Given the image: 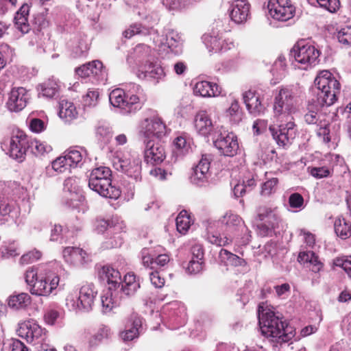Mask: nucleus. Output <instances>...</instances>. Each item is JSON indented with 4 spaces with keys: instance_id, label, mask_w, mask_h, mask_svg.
Instances as JSON below:
<instances>
[{
    "instance_id": "obj_4",
    "label": "nucleus",
    "mask_w": 351,
    "mask_h": 351,
    "mask_svg": "<svg viewBox=\"0 0 351 351\" xmlns=\"http://www.w3.org/2000/svg\"><path fill=\"white\" fill-rule=\"evenodd\" d=\"M299 101V97L292 89L280 88L274 98V118L281 123L293 120L292 115L298 110Z\"/></svg>"
},
{
    "instance_id": "obj_39",
    "label": "nucleus",
    "mask_w": 351,
    "mask_h": 351,
    "mask_svg": "<svg viewBox=\"0 0 351 351\" xmlns=\"http://www.w3.org/2000/svg\"><path fill=\"white\" fill-rule=\"evenodd\" d=\"M66 161L69 167H77L82 163L83 154L79 149L71 148L66 151L64 154Z\"/></svg>"
},
{
    "instance_id": "obj_19",
    "label": "nucleus",
    "mask_w": 351,
    "mask_h": 351,
    "mask_svg": "<svg viewBox=\"0 0 351 351\" xmlns=\"http://www.w3.org/2000/svg\"><path fill=\"white\" fill-rule=\"evenodd\" d=\"M211 156L203 154L197 165L193 169L191 176V181L195 184L200 185L208 179V175L211 161Z\"/></svg>"
},
{
    "instance_id": "obj_2",
    "label": "nucleus",
    "mask_w": 351,
    "mask_h": 351,
    "mask_svg": "<svg viewBox=\"0 0 351 351\" xmlns=\"http://www.w3.org/2000/svg\"><path fill=\"white\" fill-rule=\"evenodd\" d=\"M278 313L271 308L259 306L258 319L262 335L269 341L282 343L288 342L295 336L293 328L282 321Z\"/></svg>"
},
{
    "instance_id": "obj_63",
    "label": "nucleus",
    "mask_w": 351,
    "mask_h": 351,
    "mask_svg": "<svg viewBox=\"0 0 351 351\" xmlns=\"http://www.w3.org/2000/svg\"><path fill=\"white\" fill-rule=\"evenodd\" d=\"M208 240L210 243L219 246L226 245L230 242V239L228 237H221L217 234H211L208 236Z\"/></svg>"
},
{
    "instance_id": "obj_24",
    "label": "nucleus",
    "mask_w": 351,
    "mask_h": 351,
    "mask_svg": "<svg viewBox=\"0 0 351 351\" xmlns=\"http://www.w3.org/2000/svg\"><path fill=\"white\" fill-rule=\"evenodd\" d=\"M63 256L66 261L73 264H84L89 261L87 253L79 247H65Z\"/></svg>"
},
{
    "instance_id": "obj_64",
    "label": "nucleus",
    "mask_w": 351,
    "mask_h": 351,
    "mask_svg": "<svg viewBox=\"0 0 351 351\" xmlns=\"http://www.w3.org/2000/svg\"><path fill=\"white\" fill-rule=\"evenodd\" d=\"M278 182L277 178H272L265 182L262 186L263 194L265 195H269L276 186Z\"/></svg>"
},
{
    "instance_id": "obj_35",
    "label": "nucleus",
    "mask_w": 351,
    "mask_h": 351,
    "mask_svg": "<svg viewBox=\"0 0 351 351\" xmlns=\"http://www.w3.org/2000/svg\"><path fill=\"white\" fill-rule=\"evenodd\" d=\"M140 287V283L136 280L134 274L128 273L124 276L121 283V291L126 295H133Z\"/></svg>"
},
{
    "instance_id": "obj_21",
    "label": "nucleus",
    "mask_w": 351,
    "mask_h": 351,
    "mask_svg": "<svg viewBox=\"0 0 351 351\" xmlns=\"http://www.w3.org/2000/svg\"><path fill=\"white\" fill-rule=\"evenodd\" d=\"M141 325L142 322L138 315H131L125 329L120 333L121 339L123 341H130L137 338L139 335L138 330Z\"/></svg>"
},
{
    "instance_id": "obj_56",
    "label": "nucleus",
    "mask_w": 351,
    "mask_h": 351,
    "mask_svg": "<svg viewBox=\"0 0 351 351\" xmlns=\"http://www.w3.org/2000/svg\"><path fill=\"white\" fill-rule=\"evenodd\" d=\"M41 257V252L38 250H32L23 254L20 262L21 264H29L33 261L38 260Z\"/></svg>"
},
{
    "instance_id": "obj_22",
    "label": "nucleus",
    "mask_w": 351,
    "mask_h": 351,
    "mask_svg": "<svg viewBox=\"0 0 351 351\" xmlns=\"http://www.w3.org/2000/svg\"><path fill=\"white\" fill-rule=\"evenodd\" d=\"M195 128L197 132L204 136L212 135L213 125L208 113L202 110L197 113L195 117Z\"/></svg>"
},
{
    "instance_id": "obj_62",
    "label": "nucleus",
    "mask_w": 351,
    "mask_h": 351,
    "mask_svg": "<svg viewBox=\"0 0 351 351\" xmlns=\"http://www.w3.org/2000/svg\"><path fill=\"white\" fill-rule=\"evenodd\" d=\"M310 172L312 176L318 179L328 177L330 174V170L324 167H313Z\"/></svg>"
},
{
    "instance_id": "obj_18",
    "label": "nucleus",
    "mask_w": 351,
    "mask_h": 351,
    "mask_svg": "<svg viewBox=\"0 0 351 351\" xmlns=\"http://www.w3.org/2000/svg\"><path fill=\"white\" fill-rule=\"evenodd\" d=\"M204 41L209 51L217 53L231 49L234 43L223 38L221 35H204Z\"/></svg>"
},
{
    "instance_id": "obj_5",
    "label": "nucleus",
    "mask_w": 351,
    "mask_h": 351,
    "mask_svg": "<svg viewBox=\"0 0 351 351\" xmlns=\"http://www.w3.org/2000/svg\"><path fill=\"white\" fill-rule=\"evenodd\" d=\"M111 171L106 167H99L92 170L88 180L89 187L101 196L117 199L121 191L112 185Z\"/></svg>"
},
{
    "instance_id": "obj_34",
    "label": "nucleus",
    "mask_w": 351,
    "mask_h": 351,
    "mask_svg": "<svg viewBox=\"0 0 351 351\" xmlns=\"http://www.w3.org/2000/svg\"><path fill=\"white\" fill-rule=\"evenodd\" d=\"M31 303V298L28 293H20L14 294L9 297L8 300V306L16 310L23 309L29 306Z\"/></svg>"
},
{
    "instance_id": "obj_52",
    "label": "nucleus",
    "mask_w": 351,
    "mask_h": 351,
    "mask_svg": "<svg viewBox=\"0 0 351 351\" xmlns=\"http://www.w3.org/2000/svg\"><path fill=\"white\" fill-rule=\"evenodd\" d=\"M319 6L325 8L331 13H334L340 7L339 0H317Z\"/></svg>"
},
{
    "instance_id": "obj_25",
    "label": "nucleus",
    "mask_w": 351,
    "mask_h": 351,
    "mask_svg": "<svg viewBox=\"0 0 351 351\" xmlns=\"http://www.w3.org/2000/svg\"><path fill=\"white\" fill-rule=\"evenodd\" d=\"M243 101L248 111L253 114H259L265 110L260 97L252 90L246 91L243 95Z\"/></svg>"
},
{
    "instance_id": "obj_9",
    "label": "nucleus",
    "mask_w": 351,
    "mask_h": 351,
    "mask_svg": "<svg viewBox=\"0 0 351 351\" xmlns=\"http://www.w3.org/2000/svg\"><path fill=\"white\" fill-rule=\"evenodd\" d=\"M212 139L215 147L224 156L232 157L237 154L239 143L237 136L226 131L223 127L216 128Z\"/></svg>"
},
{
    "instance_id": "obj_44",
    "label": "nucleus",
    "mask_w": 351,
    "mask_h": 351,
    "mask_svg": "<svg viewBox=\"0 0 351 351\" xmlns=\"http://www.w3.org/2000/svg\"><path fill=\"white\" fill-rule=\"evenodd\" d=\"M219 258L221 261L224 262L226 265L234 266L241 265L243 261V260L240 258L238 256L224 249L220 250Z\"/></svg>"
},
{
    "instance_id": "obj_40",
    "label": "nucleus",
    "mask_w": 351,
    "mask_h": 351,
    "mask_svg": "<svg viewBox=\"0 0 351 351\" xmlns=\"http://www.w3.org/2000/svg\"><path fill=\"white\" fill-rule=\"evenodd\" d=\"M177 230L185 234L191 226V221L190 215L186 210H182L176 219Z\"/></svg>"
},
{
    "instance_id": "obj_8",
    "label": "nucleus",
    "mask_w": 351,
    "mask_h": 351,
    "mask_svg": "<svg viewBox=\"0 0 351 351\" xmlns=\"http://www.w3.org/2000/svg\"><path fill=\"white\" fill-rule=\"evenodd\" d=\"M295 61L300 64L302 69H307L318 62L319 49L306 40L298 41L291 50Z\"/></svg>"
},
{
    "instance_id": "obj_1",
    "label": "nucleus",
    "mask_w": 351,
    "mask_h": 351,
    "mask_svg": "<svg viewBox=\"0 0 351 351\" xmlns=\"http://www.w3.org/2000/svg\"><path fill=\"white\" fill-rule=\"evenodd\" d=\"M317 93L316 104L308 106V112L304 120L308 124L317 125V135L325 143L330 141V123L324 116L318 113L319 106H330L337 100V94L340 90V84L328 71H321L315 80Z\"/></svg>"
},
{
    "instance_id": "obj_46",
    "label": "nucleus",
    "mask_w": 351,
    "mask_h": 351,
    "mask_svg": "<svg viewBox=\"0 0 351 351\" xmlns=\"http://www.w3.org/2000/svg\"><path fill=\"white\" fill-rule=\"evenodd\" d=\"M337 38L341 45L351 46V25L341 28L337 33Z\"/></svg>"
},
{
    "instance_id": "obj_54",
    "label": "nucleus",
    "mask_w": 351,
    "mask_h": 351,
    "mask_svg": "<svg viewBox=\"0 0 351 351\" xmlns=\"http://www.w3.org/2000/svg\"><path fill=\"white\" fill-rule=\"evenodd\" d=\"M99 98V93L95 90H88L84 96L83 100L84 105L86 106H95Z\"/></svg>"
},
{
    "instance_id": "obj_38",
    "label": "nucleus",
    "mask_w": 351,
    "mask_h": 351,
    "mask_svg": "<svg viewBox=\"0 0 351 351\" xmlns=\"http://www.w3.org/2000/svg\"><path fill=\"white\" fill-rule=\"evenodd\" d=\"M242 111L240 109L239 103L234 99L230 107L226 111V117L232 123H239L242 119Z\"/></svg>"
},
{
    "instance_id": "obj_37",
    "label": "nucleus",
    "mask_w": 351,
    "mask_h": 351,
    "mask_svg": "<svg viewBox=\"0 0 351 351\" xmlns=\"http://www.w3.org/2000/svg\"><path fill=\"white\" fill-rule=\"evenodd\" d=\"M200 0H162V4L169 10L180 11L198 3Z\"/></svg>"
},
{
    "instance_id": "obj_23",
    "label": "nucleus",
    "mask_w": 351,
    "mask_h": 351,
    "mask_svg": "<svg viewBox=\"0 0 351 351\" xmlns=\"http://www.w3.org/2000/svg\"><path fill=\"white\" fill-rule=\"evenodd\" d=\"M194 94L202 97H217L221 93V88L214 83L201 81L195 84L193 88Z\"/></svg>"
},
{
    "instance_id": "obj_50",
    "label": "nucleus",
    "mask_w": 351,
    "mask_h": 351,
    "mask_svg": "<svg viewBox=\"0 0 351 351\" xmlns=\"http://www.w3.org/2000/svg\"><path fill=\"white\" fill-rule=\"evenodd\" d=\"M110 336V330L106 326H101L97 332L93 336L91 343L97 344L104 339H108Z\"/></svg>"
},
{
    "instance_id": "obj_17",
    "label": "nucleus",
    "mask_w": 351,
    "mask_h": 351,
    "mask_svg": "<svg viewBox=\"0 0 351 351\" xmlns=\"http://www.w3.org/2000/svg\"><path fill=\"white\" fill-rule=\"evenodd\" d=\"M250 5L246 0H234L230 7V16L236 23L245 22L250 16Z\"/></svg>"
},
{
    "instance_id": "obj_55",
    "label": "nucleus",
    "mask_w": 351,
    "mask_h": 351,
    "mask_svg": "<svg viewBox=\"0 0 351 351\" xmlns=\"http://www.w3.org/2000/svg\"><path fill=\"white\" fill-rule=\"evenodd\" d=\"M175 148L180 154L186 153L189 149V145L183 136H178L173 141Z\"/></svg>"
},
{
    "instance_id": "obj_42",
    "label": "nucleus",
    "mask_w": 351,
    "mask_h": 351,
    "mask_svg": "<svg viewBox=\"0 0 351 351\" xmlns=\"http://www.w3.org/2000/svg\"><path fill=\"white\" fill-rule=\"evenodd\" d=\"M335 231L337 235L341 239H346L351 236V223H348L344 219H337L335 222Z\"/></svg>"
},
{
    "instance_id": "obj_31",
    "label": "nucleus",
    "mask_w": 351,
    "mask_h": 351,
    "mask_svg": "<svg viewBox=\"0 0 351 351\" xmlns=\"http://www.w3.org/2000/svg\"><path fill=\"white\" fill-rule=\"evenodd\" d=\"M139 78L149 77L154 79L160 78L164 75L163 69L158 64L150 62L146 64L137 72Z\"/></svg>"
},
{
    "instance_id": "obj_60",
    "label": "nucleus",
    "mask_w": 351,
    "mask_h": 351,
    "mask_svg": "<svg viewBox=\"0 0 351 351\" xmlns=\"http://www.w3.org/2000/svg\"><path fill=\"white\" fill-rule=\"evenodd\" d=\"M38 274L35 269L31 268L29 269L25 275V279L27 284L30 287V288L34 287V285L38 281Z\"/></svg>"
},
{
    "instance_id": "obj_7",
    "label": "nucleus",
    "mask_w": 351,
    "mask_h": 351,
    "mask_svg": "<svg viewBox=\"0 0 351 351\" xmlns=\"http://www.w3.org/2000/svg\"><path fill=\"white\" fill-rule=\"evenodd\" d=\"M97 289L93 283L86 282L79 291V294L69 293L66 298V305L71 311H83L88 312L92 310Z\"/></svg>"
},
{
    "instance_id": "obj_57",
    "label": "nucleus",
    "mask_w": 351,
    "mask_h": 351,
    "mask_svg": "<svg viewBox=\"0 0 351 351\" xmlns=\"http://www.w3.org/2000/svg\"><path fill=\"white\" fill-rule=\"evenodd\" d=\"M29 128L33 132L40 133L45 130L46 123L40 119L34 118L29 121Z\"/></svg>"
},
{
    "instance_id": "obj_11",
    "label": "nucleus",
    "mask_w": 351,
    "mask_h": 351,
    "mask_svg": "<svg viewBox=\"0 0 351 351\" xmlns=\"http://www.w3.org/2000/svg\"><path fill=\"white\" fill-rule=\"evenodd\" d=\"M1 147L8 149V154L10 157L22 162L25 158L26 152L29 147V141L26 135L19 133L10 137L8 142H3Z\"/></svg>"
},
{
    "instance_id": "obj_61",
    "label": "nucleus",
    "mask_w": 351,
    "mask_h": 351,
    "mask_svg": "<svg viewBox=\"0 0 351 351\" xmlns=\"http://www.w3.org/2000/svg\"><path fill=\"white\" fill-rule=\"evenodd\" d=\"M149 278L152 284L156 288H161L165 285V279L161 277L157 271L149 273Z\"/></svg>"
},
{
    "instance_id": "obj_58",
    "label": "nucleus",
    "mask_w": 351,
    "mask_h": 351,
    "mask_svg": "<svg viewBox=\"0 0 351 351\" xmlns=\"http://www.w3.org/2000/svg\"><path fill=\"white\" fill-rule=\"evenodd\" d=\"M116 224L114 222V220H106V219H97L95 223V228L98 231V232H104L108 228H111L112 227H115Z\"/></svg>"
},
{
    "instance_id": "obj_48",
    "label": "nucleus",
    "mask_w": 351,
    "mask_h": 351,
    "mask_svg": "<svg viewBox=\"0 0 351 351\" xmlns=\"http://www.w3.org/2000/svg\"><path fill=\"white\" fill-rule=\"evenodd\" d=\"M149 53L150 48L148 46L143 44H140L133 49V55L128 56L127 60L128 61H129L130 58L140 60L147 57Z\"/></svg>"
},
{
    "instance_id": "obj_3",
    "label": "nucleus",
    "mask_w": 351,
    "mask_h": 351,
    "mask_svg": "<svg viewBox=\"0 0 351 351\" xmlns=\"http://www.w3.org/2000/svg\"><path fill=\"white\" fill-rule=\"evenodd\" d=\"M141 90V86L136 84L126 86L125 90L116 88L110 93V102L124 114L135 113L142 107L139 96Z\"/></svg>"
},
{
    "instance_id": "obj_20",
    "label": "nucleus",
    "mask_w": 351,
    "mask_h": 351,
    "mask_svg": "<svg viewBox=\"0 0 351 351\" xmlns=\"http://www.w3.org/2000/svg\"><path fill=\"white\" fill-rule=\"evenodd\" d=\"M145 160L151 165L162 162L165 158L164 147L159 143H154L152 141L145 142Z\"/></svg>"
},
{
    "instance_id": "obj_10",
    "label": "nucleus",
    "mask_w": 351,
    "mask_h": 351,
    "mask_svg": "<svg viewBox=\"0 0 351 351\" xmlns=\"http://www.w3.org/2000/svg\"><path fill=\"white\" fill-rule=\"evenodd\" d=\"M167 128L162 119L158 116L145 119L140 125V135L144 142L152 141L154 138H161L167 134Z\"/></svg>"
},
{
    "instance_id": "obj_49",
    "label": "nucleus",
    "mask_w": 351,
    "mask_h": 351,
    "mask_svg": "<svg viewBox=\"0 0 351 351\" xmlns=\"http://www.w3.org/2000/svg\"><path fill=\"white\" fill-rule=\"evenodd\" d=\"M333 265L341 267L351 278V256L338 257L333 260Z\"/></svg>"
},
{
    "instance_id": "obj_32",
    "label": "nucleus",
    "mask_w": 351,
    "mask_h": 351,
    "mask_svg": "<svg viewBox=\"0 0 351 351\" xmlns=\"http://www.w3.org/2000/svg\"><path fill=\"white\" fill-rule=\"evenodd\" d=\"M103 69L101 61L94 60L76 69V73L81 77H89L91 75H98Z\"/></svg>"
},
{
    "instance_id": "obj_36",
    "label": "nucleus",
    "mask_w": 351,
    "mask_h": 351,
    "mask_svg": "<svg viewBox=\"0 0 351 351\" xmlns=\"http://www.w3.org/2000/svg\"><path fill=\"white\" fill-rule=\"evenodd\" d=\"M298 259L301 263H310L312 265L311 269L314 272L319 271L322 267L318 257L312 251L300 252Z\"/></svg>"
},
{
    "instance_id": "obj_53",
    "label": "nucleus",
    "mask_w": 351,
    "mask_h": 351,
    "mask_svg": "<svg viewBox=\"0 0 351 351\" xmlns=\"http://www.w3.org/2000/svg\"><path fill=\"white\" fill-rule=\"evenodd\" d=\"M289 205L292 208L301 210L304 208V198L298 193H292L289 197Z\"/></svg>"
},
{
    "instance_id": "obj_14",
    "label": "nucleus",
    "mask_w": 351,
    "mask_h": 351,
    "mask_svg": "<svg viewBox=\"0 0 351 351\" xmlns=\"http://www.w3.org/2000/svg\"><path fill=\"white\" fill-rule=\"evenodd\" d=\"M284 122H287V123H281L278 130L271 125L269 126V130L274 139L279 146L283 147L291 143V141L294 139L296 134L295 125L292 120L284 121Z\"/></svg>"
},
{
    "instance_id": "obj_43",
    "label": "nucleus",
    "mask_w": 351,
    "mask_h": 351,
    "mask_svg": "<svg viewBox=\"0 0 351 351\" xmlns=\"http://www.w3.org/2000/svg\"><path fill=\"white\" fill-rule=\"evenodd\" d=\"M17 254V247L14 242L0 241V257L9 258Z\"/></svg>"
},
{
    "instance_id": "obj_29",
    "label": "nucleus",
    "mask_w": 351,
    "mask_h": 351,
    "mask_svg": "<svg viewBox=\"0 0 351 351\" xmlns=\"http://www.w3.org/2000/svg\"><path fill=\"white\" fill-rule=\"evenodd\" d=\"M58 114L60 119L69 122L77 117L78 112L73 103L63 99L59 103Z\"/></svg>"
},
{
    "instance_id": "obj_26",
    "label": "nucleus",
    "mask_w": 351,
    "mask_h": 351,
    "mask_svg": "<svg viewBox=\"0 0 351 351\" xmlns=\"http://www.w3.org/2000/svg\"><path fill=\"white\" fill-rule=\"evenodd\" d=\"M99 276L103 280H106L112 289H116L121 284L120 272L110 266H104L99 271Z\"/></svg>"
},
{
    "instance_id": "obj_45",
    "label": "nucleus",
    "mask_w": 351,
    "mask_h": 351,
    "mask_svg": "<svg viewBox=\"0 0 351 351\" xmlns=\"http://www.w3.org/2000/svg\"><path fill=\"white\" fill-rule=\"evenodd\" d=\"M222 223H225L231 230H234L237 226L243 225L241 218L232 213H226L223 217Z\"/></svg>"
},
{
    "instance_id": "obj_59",
    "label": "nucleus",
    "mask_w": 351,
    "mask_h": 351,
    "mask_svg": "<svg viewBox=\"0 0 351 351\" xmlns=\"http://www.w3.org/2000/svg\"><path fill=\"white\" fill-rule=\"evenodd\" d=\"M203 261H198L195 259H191L189 261V265L186 268L187 271L190 274H198L203 269Z\"/></svg>"
},
{
    "instance_id": "obj_41",
    "label": "nucleus",
    "mask_w": 351,
    "mask_h": 351,
    "mask_svg": "<svg viewBox=\"0 0 351 351\" xmlns=\"http://www.w3.org/2000/svg\"><path fill=\"white\" fill-rule=\"evenodd\" d=\"M29 147H31L33 154L36 156H44L52 150L50 145L37 139L32 140Z\"/></svg>"
},
{
    "instance_id": "obj_15",
    "label": "nucleus",
    "mask_w": 351,
    "mask_h": 351,
    "mask_svg": "<svg viewBox=\"0 0 351 351\" xmlns=\"http://www.w3.org/2000/svg\"><path fill=\"white\" fill-rule=\"evenodd\" d=\"M16 332L19 337L32 343L43 339V336L45 335V330L42 328L36 321L29 319L20 322Z\"/></svg>"
},
{
    "instance_id": "obj_6",
    "label": "nucleus",
    "mask_w": 351,
    "mask_h": 351,
    "mask_svg": "<svg viewBox=\"0 0 351 351\" xmlns=\"http://www.w3.org/2000/svg\"><path fill=\"white\" fill-rule=\"evenodd\" d=\"M113 167L135 180L141 179V159L131 152H116L112 158Z\"/></svg>"
},
{
    "instance_id": "obj_51",
    "label": "nucleus",
    "mask_w": 351,
    "mask_h": 351,
    "mask_svg": "<svg viewBox=\"0 0 351 351\" xmlns=\"http://www.w3.org/2000/svg\"><path fill=\"white\" fill-rule=\"evenodd\" d=\"M51 166L53 169L58 173H63L69 171L70 169L64 155L54 160L51 162Z\"/></svg>"
},
{
    "instance_id": "obj_47",
    "label": "nucleus",
    "mask_w": 351,
    "mask_h": 351,
    "mask_svg": "<svg viewBox=\"0 0 351 351\" xmlns=\"http://www.w3.org/2000/svg\"><path fill=\"white\" fill-rule=\"evenodd\" d=\"M12 209L8 199L0 198V223L8 221Z\"/></svg>"
},
{
    "instance_id": "obj_12",
    "label": "nucleus",
    "mask_w": 351,
    "mask_h": 351,
    "mask_svg": "<svg viewBox=\"0 0 351 351\" xmlns=\"http://www.w3.org/2000/svg\"><path fill=\"white\" fill-rule=\"evenodd\" d=\"M60 282V277L52 272L46 274L44 278H41L34 287L29 289L32 294L49 296L51 294H56V290Z\"/></svg>"
},
{
    "instance_id": "obj_16",
    "label": "nucleus",
    "mask_w": 351,
    "mask_h": 351,
    "mask_svg": "<svg viewBox=\"0 0 351 351\" xmlns=\"http://www.w3.org/2000/svg\"><path fill=\"white\" fill-rule=\"evenodd\" d=\"M29 98V91L25 88L13 87L9 93L7 107L12 112H19L27 106Z\"/></svg>"
},
{
    "instance_id": "obj_30",
    "label": "nucleus",
    "mask_w": 351,
    "mask_h": 351,
    "mask_svg": "<svg viewBox=\"0 0 351 351\" xmlns=\"http://www.w3.org/2000/svg\"><path fill=\"white\" fill-rule=\"evenodd\" d=\"M60 82L53 77L48 79L47 81L38 86V90L39 95L46 97H53L60 90Z\"/></svg>"
},
{
    "instance_id": "obj_28",
    "label": "nucleus",
    "mask_w": 351,
    "mask_h": 351,
    "mask_svg": "<svg viewBox=\"0 0 351 351\" xmlns=\"http://www.w3.org/2000/svg\"><path fill=\"white\" fill-rule=\"evenodd\" d=\"M183 42L184 40L182 36L180 34L173 29H170L166 34L165 43H163L160 40V43L158 44V45H167V47L169 48L172 51L178 54L182 51L181 47L182 46Z\"/></svg>"
},
{
    "instance_id": "obj_33",
    "label": "nucleus",
    "mask_w": 351,
    "mask_h": 351,
    "mask_svg": "<svg viewBox=\"0 0 351 351\" xmlns=\"http://www.w3.org/2000/svg\"><path fill=\"white\" fill-rule=\"evenodd\" d=\"M102 311L104 313H110L114 308L119 304V300L116 296V289L108 288V291L101 296Z\"/></svg>"
},
{
    "instance_id": "obj_13",
    "label": "nucleus",
    "mask_w": 351,
    "mask_h": 351,
    "mask_svg": "<svg viewBox=\"0 0 351 351\" xmlns=\"http://www.w3.org/2000/svg\"><path fill=\"white\" fill-rule=\"evenodd\" d=\"M267 8L270 15L274 19L281 21L289 20L295 12L290 0H269Z\"/></svg>"
},
{
    "instance_id": "obj_27",
    "label": "nucleus",
    "mask_w": 351,
    "mask_h": 351,
    "mask_svg": "<svg viewBox=\"0 0 351 351\" xmlns=\"http://www.w3.org/2000/svg\"><path fill=\"white\" fill-rule=\"evenodd\" d=\"M29 12V5L24 3L16 13L14 16L15 26L22 34L28 33L30 27L27 23Z\"/></svg>"
}]
</instances>
